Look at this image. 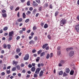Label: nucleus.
<instances>
[{
	"label": "nucleus",
	"instance_id": "nucleus-36",
	"mask_svg": "<svg viewBox=\"0 0 79 79\" xmlns=\"http://www.w3.org/2000/svg\"><path fill=\"white\" fill-rule=\"evenodd\" d=\"M13 8H14L13 6H12L10 7V8L11 10H13Z\"/></svg>",
	"mask_w": 79,
	"mask_h": 79
},
{
	"label": "nucleus",
	"instance_id": "nucleus-16",
	"mask_svg": "<svg viewBox=\"0 0 79 79\" xmlns=\"http://www.w3.org/2000/svg\"><path fill=\"white\" fill-rule=\"evenodd\" d=\"M3 30L5 31H7L8 30V27H5L3 28Z\"/></svg>",
	"mask_w": 79,
	"mask_h": 79
},
{
	"label": "nucleus",
	"instance_id": "nucleus-19",
	"mask_svg": "<svg viewBox=\"0 0 79 79\" xmlns=\"http://www.w3.org/2000/svg\"><path fill=\"white\" fill-rule=\"evenodd\" d=\"M16 68L18 70H20V69H21V67L19 65H17L16 66Z\"/></svg>",
	"mask_w": 79,
	"mask_h": 79
},
{
	"label": "nucleus",
	"instance_id": "nucleus-5",
	"mask_svg": "<svg viewBox=\"0 0 79 79\" xmlns=\"http://www.w3.org/2000/svg\"><path fill=\"white\" fill-rule=\"evenodd\" d=\"M32 5L33 7H36L38 6V4L35 2V1H33V2Z\"/></svg>",
	"mask_w": 79,
	"mask_h": 79
},
{
	"label": "nucleus",
	"instance_id": "nucleus-12",
	"mask_svg": "<svg viewBox=\"0 0 79 79\" xmlns=\"http://www.w3.org/2000/svg\"><path fill=\"white\" fill-rule=\"evenodd\" d=\"M29 44H35V41L33 40H31L29 42Z\"/></svg>",
	"mask_w": 79,
	"mask_h": 79
},
{
	"label": "nucleus",
	"instance_id": "nucleus-56",
	"mask_svg": "<svg viewBox=\"0 0 79 79\" xmlns=\"http://www.w3.org/2000/svg\"><path fill=\"white\" fill-rule=\"evenodd\" d=\"M27 6H29L30 5V2H27Z\"/></svg>",
	"mask_w": 79,
	"mask_h": 79
},
{
	"label": "nucleus",
	"instance_id": "nucleus-31",
	"mask_svg": "<svg viewBox=\"0 0 79 79\" xmlns=\"http://www.w3.org/2000/svg\"><path fill=\"white\" fill-rule=\"evenodd\" d=\"M60 63H61V64H64V60H61L60 61Z\"/></svg>",
	"mask_w": 79,
	"mask_h": 79
},
{
	"label": "nucleus",
	"instance_id": "nucleus-45",
	"mask_svg": "<svg viewBox=\"0 0 79 79\" xmlns=\"http://www.w3.org/2000/svg\"><path fill=\"white\" fill-rule=\"evenodd\" d=\"M35 52H36V50L34 49L32 50V53H35Z\"/></svg>",
	"mask_w": 79,
	"mask_h": 79
},
{
	"label": "nucleus",
	"instance_id": "nucleus-59",
	"mask_svg": "<svg viewBox=\"0 0 79 79\" xmlns=\"http://www.w3.org/2000/svg\"><path fill=\"white\" fill-rule=\"evenodd\" d=\"M53 56V53H51L50 54V58H52V57Z\"/></svg>",
	"mask_w": 79,
	"mask_h": 79
},
{
	"label": "nucleus",
	"instance_id": "nucleus-30",
	"mask_svg": "<svg viewBox=\"0 0 79 79\" xmlns=\"http://www.w3.org/2000/svg\"><path fill=\"white\" fill-rule=\"evenodd\" d=\"M50 54H48L46 56V59H47L48 60V59L49 58H50Z\"/></svg>",
	"mask_w": 79,
	"mask_h": 79
},
{
	"label": "nucleus",
	"instance_id": "nucleus-58",
	"mask_svg": "<svg viewBox=\"0 0 79 79\" xmlns=\"http://www.w3.org/2000/svg\"><path fill=\"white\" fill-rule=\"evenodd\" d=\"M19 32L20 34H23V31L22 30H20L19 31Z\"/></svg>",
	"mask_w": 79,
	"mask_h": 79
},
{
	"label": "nucleus",
	"instance_id": "nucleus-1",
	"mask_svg": "<svg viewBox=\"0 0 79 79\" xmlns=\"http://www.w3.org/2000/svg\"><path fill=\"white\" fill-rule=\"evenodd\" d=\"M14 35V31H12L10 32H9V33L8 36L9 37L8 39V41H11L12 40H13V37Z\"/></svg>",
	"mask_w": 79,
	"mask_h": 79
},
{
	"label": "nucleus",
	"instance_id": "nucleus-23",
	"mask_svg": "<svg viewBox=\"0 0 79 79\" xmlns=\"http://www.w3.org/2000/svg\"><path fill=\"white\" fill-rule=\"evenodd\" d=\"M26 15L25 14V13H23V19L26 18Z\"/></svg>",
	"mask_w": 79,
	"mask_h": 79
},
{
	"label": "nucleus",
	"instance_id": "nucleus-42",
	"mask_svg": "<svg viewBox=\"0 0 79 79\" xmlns=\"http://www.w3.org/2000/svg\"><path fill=\"white\" fill-rule=\"evenodd\" d=\"M17 64H18V62L17 61L13 62V64H15V65H16Z\"/></svg>",
	"mask_w": 79,
	"mask_h": 79
},
{
	"label": "nucleus",
	"instance_id": "nucleus-10",
	"mask_svg": "<svg viewBox=\"0 0 79 79\" xmlns=\"http://www.w3.org/2000/svg\"><path fill=\"white\" fill-rule=\"evenodd\" d=\"M18 22L20 23V22H22L23 21V19L22 18H20L17 20Z\"/></svg>",
	"mask_w": 79,
	"mask_h": 79
},
{
	"label": "nucleus",
	"instance_id": "nucleus-32",
	"mask_svg": "<svg viewBox=\"0 0 79 79\" xmlns=\"http://www.w3.org/2000/svg\"><path fill=\"white\" fill-rule=\"evenodd\" d=\"M7 46L8 49H10L11 48V45L10 44H8Z\"/></svg>",
	"mask_w": 79,
	"mask_h": 79
},
{
	"label": "nucleus",
	"instance_id": "nucleus-60",
	"mask_svg": "<svg viewBox=\"0 0 79 79\" xmlns=\"http://www.w3.org/2000/svg\"><path fill=\"white\" fill-rule=\"evenodd\" d=\"M33 10V8L32 7H31L29 8L30 11H32Z\"/></svg>",
	"mask_w": 79,
	"mask_h": 79
},
{
	"label": "nucleus",
	"instance_id": "nucleus-63",
	"mask_svg": "<svg viewBox=\"0 0 79 79\" xmlns=\"http://www.w3.org/2000/svg\"><path fill=\"white\" fill-rule=\"evenodd\" d=\"M26 77H30V75L27 74V76Z\"/></svg>",
	"mask_w": 79,
	"mask_h": 79
},
{
	"label": "nucleus",
	"instance_id": "nucleus-2",
	"mask_svg": "<svg viewBox=\"0 0 79 79\" xmlns=\"http://www.w3.org/2000/svg\"><path fill=\"white\" fill-rule=\"evenodd\" d=\"M67 21L65 19H62L60 22V25L61 26H63L64 24H66Z\"/></svg>",
	"mask_w": 79,
	"mask_h": 79
},
{
	"label": "nucleus",
	"instance_id": "nucleus-8",
	"mask_svg": "<svg viewBox=\"0 0 79 79\" xmlns=\"http://www.w3.org/2000/svg\"><path fill=\"white\" fill-rule=\"evenodd\" d=\"M44 74V71L41 70L39 74V77H42L43 76V74Z\"/></svg>",
	"mask_w": 79,
	"mask_h": 79
},
{
	"label": "nucleus",
	"instance_id": "nucleus-24",
	"mask_svg": "<svg viewBox=\"0 0 79 79\" xmlns=\"http://www.w3.org/2000/svg\"><path fill=\"white\" fill-rule=\"evenodd\" d=\"M48 26V25L47 24H45L44 26V27L45 29H46V28H47Z\"/></svg>",
	"mask_w": 79,
	"mask_h": 79
},
{
	"label": "nucleus",
	"instance_id": "nucleus-64",
	"mask_svg": "<svg viewBox=\"0 0 79 79\" xmlns=\"http://www.w3.org/2000/svg\"><path fill=\"white\" fill-rule=\"evenodd\" d=\"M77 19L79 21V15L77 17Z\"/></svg>",
	"mask_w": 79,
	"mask_h": 79
},
{
	"label": "nucleus",
	"instance_id": "nucleus-29",
	"mask_svg": "<svg viewBox=\"0 0 79 79\" xmlns=\"http://www.w3.org/2000/svg\"><path fill=\"white\" fill-rule=\"evenodd\" d=\"M37 11V9H34L33 10V13L34 14V15H35V12Z\"/></svg>",
	"mask_w": 79,
	"mask_h": 79
},
{
	"label": "nucleus",
	"instance_id": "nucleus-49",
	"mask_svg": "<svg viewBox=\"0 0 79 79\" xmlns=\"http://www.w3.org/2000/svg\"><path fill=\"white\" fill-rule=\"evenodd\" d=\"M34 39V40H38V39L37 38V36L35 37Z\"/></svg>",
	"mask_w": 79,
	"mask_h": 79
},
{
	"label": "nucleus",
	"instance_id": "nucleus-38",
	"mask_svg": "<svg viewBox=\"0 0 79 79\" xmlns=\"http://www.w3.org/2000/svg\"><path fill=\"white\" fill-rule=\"evenodd\" d=\"M31 11H28L27 12V13H26V14L27 15H29V14H31Z\"/></svg>",
	"mask_w": 79,
	"mask_h": 79
},
{
	"label": "nucleus",
	"instance_id": "nucleus-21",
	"mask_svg": "<svg viewBox=\"0 0 79 79\" xmlns=\"http://www.w3.org/2000/svg\"><path fill=\"white\" fill-rule=\"evenodd\" d=\"M74 70H71L70 73V75H73V74H74Z\"/></svg>",
	"mask_w": 79,
	"mask_h": 79
},
{
	"label": "nucleus",
	"instance_id": "nucleus-20",
	"mask_svg": "<svg viewBox=\"0 0 79 79\" xmlns=\"http://www.w3.org/2000/svg\"><path fill=\"white\" fill-rule=\"evenodd\" d=\"M45 55V52H43L40 54V56L42 57V56H44Z\"/></svg>",
	"mask_w": 79,
	"mask_h": 79
},
{
	"label": "nucleus",
	"instance_id": "nucleus-62",
	"mask_svg": "<svg viewBox=\"0 0 79 79\" xmlns=\"http://www.w3.org/2000/svg\"><path fill=\"white\" fill-rule=\"evenodd\" d=\"M22 73H26V70H22Z\"/></svg>",
	"mask_w": 79,
	"mask_h": 79
},
{
	"label": "nucleus",
	"instance_id": "nucleus-7",
	"mask_svg": "<svg viewBox=\"0 0 79 79\" xmlns=\"http://www.w3.org/2000/svg\"><path fill=\"white\" fill-rule=\"evenodd\" d=\"M75 29L77 32H79V24L77 25L75 27Z\"/></svg>",
	"mask_w": 79,
	"mask_h": 79
},
{
	"label": "nucleus",
	"instance_id": "nucleus-50",
	"mask_svg": "<svg viewBox=\"0 0 79 79\" xmlns=\"http://www.w3.org/2000/svg\"><path fill=\"white\" fill-rule=\"evenodd\" d=\"M36 2L38 3H40V0H36Z\"/></svg>",
	"mask_w": 79,
	"mask_h": 79
},
{
	"label": "nucleus",
	"instance_id": "nucleus-25",
	"mask_svg": "<svg viewBox=\"0 0 79 79\" xmlns=\"http://www.w3.org/2000/svg\"><path fill=\"white\" fill-rule=\"evenodd\" d=\"M16 69V67H13L12 69V71H15V70Z\"/></svg>",
	"mask_w": 79,
	"mask_h": 79
},
{
	"label": "nucleus",
	"instance_id": "nucleus-15",
	"mask_svg": "<svg viewBox=\"0 0 79 79\" xmlns=\"http://www.w3.org/2000/svg\"><path fill=\"white\" fill-rule=\"evenodd\" d=\"M73 49V48H67L66 49L67 51H69V50H72Z\"/></svg>",
	"mask_w": 79,
	"mask_h": 79
},
{
	"label": "nucleus",
	"instance_id": "nucleus-17",
	"mask_svg": "<svg viewBox=\"0 0 79 79\" xmlns=\"http://www.w3.org/2000/svg\"><path fill=\"white\" fill-rule=\"evenodd\" d=\"M66 72L67 73H69V71H70V70H69V69L67 68L66 69Z\"/></svg>",
	"mask_w": 79,
	"mask_h": 79
},
{
	"label": "nucleus",
	"instance_id": "nucleus-22",
	"mask_svg": "<svg viewBox=\"0 0 79 79\" xmlns=\"http://www.w3.org/2000/svg\"><path fill=\"white\" fill-rule=\"evenodd\" d=\"M20 51L21 50H20V49L19 48H17L16 50V52L17 53H19V52H20Z\"/></svg>",
	"mask_w": 79,
	"mask_h": 79
},
{
	"label": "nucleus",
	"instance_id": "nucleus-52",
	"mask_svg": "<svg viewBox=\"0 0 79 79\" xmlns=\"http://www.w3.org/2000/svg\"><path fill=\"white\" fill-rule=\"evenodd\" d=\"M15 58L16 59H18V58H19V56L18 55H17L15 56Z\"/></svg>",
	"mask_w": 79,
	"mask_h": 79
},
{
	"label": "nucleus",
	"instance_id": "nucleus-48",
	"mask_svg": "<svg viewBox=\"0 0 79 79\" xmlns=\"http://www.w3.org/2000/svg\"><path fill=\"white\" fill-rule=\"evenodd\" d=\"M60 48H61V47L60 46H58V47H57V51H59V50H60Z\"/></svg>",
	"mask_w": 79,
	"mask_h": 79
},
{
	"label": "nucleus",
	"instance_id": "nucleus-61",
	"mask_svg": "<svg viewBox=\"0 0 79 79\" xmlns=\"http://www.w3.org/2000/svg\"><path fill=\"white\" fill-rule=\"evenodd\" d=\"M40 24L41 26H43L44 25V23L41 22Z\"/></svg>",
	"mask_w": 79,
	"mask_h": 79
},
{
	"label": "nucleus",
	"instance_id": "nucleus-39",
	"mask_svg": "<svg viewBox=\"0 0 79 79\" xmlns=\"http://www.w3.org/2000/svg\"><path fill=\"white\" fill-rule=\"evenodd\" d=\"M19 10V7H17L15 10V11H18V10Z\"/></svg>",
	"mask_w": 79,
	"mask_h": 79
},
{
	"label": "nucleus",
	"instance_id": "nucleus-35",
	"mask_svg": "<svg viewBox=\"0 0 79 79\" xmlns=\"http://www.w3.org/2000/svg\"><path fill=\"white\" fill-rule=\"evenodd\" d=\"M48 3H46V4H44V7H46L47 8V7H48Z\"/></svg>",
	"mask_w": 79,
	"mask_h": 79
},
{
	"label": "nucleus",
	"instance_id": "nucleus-27",
	"mask_svg": "<svg viewBox=\"0 0 79 79\" xmlns=\"http://www.w3.org/2000/svg\"><path fill=\"white\" fill-rule=\"evenodd\" d=\"M40 60V57H37V58L36 59V61L39 62V60Z\"/></svg>",
	"mask_w": 79,
	"mask_h": 79
},
{
	"label": "nucleus",
	"instance_id": "nucleus-13",
	"mask_svg": "<svg viewBox=\"0 0 79 79\" xmlns=\"http://www.w3.org/2000/svg\"><path fill=\"white\" fill-rule=\"evenodd\" d=\"M2 15L3 18H6L7 16V15H6V13L2 14Z\"/></svg>",
	"mask_w": 79,
	"mask_h": 79
},
{
	"label": "nucleus",
	"instance_id": "nucleus-34",
	"mask_svg": "<svg viewBox=\"0 0 79 79\" xmlns=\"http://www.w3.org/2000/svg\"><path fill=\"white\" fill-rule=\"evenodd\" d=\"M49 8H50V9H52L53 8V6H52V4H51L50 5Z\"/></svg>",
	"mask_w": 79,
	"mask_h": 79
},
{
	"label": "nucleus",
	"instance_id": "nucleus-41",
	"mask_svg": "<svg viewBox=\"0 0 79 79\" xmlns=\"http://www.w3.org/2000/svg\"><path fill=\"white\" fill-rule=\"evenodd\" d=\"M22 30L23 31H25L26 30V28L25 27H23L22 29Z\"/></svg>",
	"mask_w": 79,
	"mask_h": 79
},
{
	"label": "nucleus",
	"instance_id": "nucleus-9",
	"mask_svg": "<svg viewBox=\"0 0 79 79\" xmlns=\"http://www.w3.org/2000/svg\"><path fill=\"white\" fill-rule=\"evenodd\" d=\"M31 71L32 72H35V68L34 67H33L31 69Z\"/></svg>",
	"mask_w": 79,
	"mask_h": 79
},
{
	"label": "nucleus",
	"instance_id": "nucleus-18",
	"mask_svg": "<svg viewBox=\"0 0 79 79\" xmlns=\"http://www.w3.org/2000/svg\"><path fill=\"white\" fill-rule=\"evenodd\" d=\"M58 74L59 75H62L63 74V72L62 71H60L59 72Z\"/></svg>",
	"mask_w": 79,
	"mask_h": 79
},
{
	"label": "nucleus",
	"instance_id": "nucleus-46",
	"mask_svg": "<svg viewBox=\"0 0 79 79\" xmlns=\"http://www.w3.org/2000/svg\"><path fill=\"white\" fill-rule=\"evenodd\" d=\"M2 13H6V10H3L2 11Z\"/></svg>",
	"mask_w": 79,
	"mask_h": 79
},
{
	"label": "nucleus",
	"instance_id": "nucleus-28",
	"mask_svg": "<svg viewBox=\"0 0 79 79\" xmlns=\"http://www.w3.org/2000/svg\"><path fill=\"white\" fill-rule=\"evenodd\" d=\"M58 55H61V51L60 50L57 51Z\"/></svg>",
	"mask_w": 79,
	"mask_h": 79
},
{
	"label": "nucleus",
	"instance_id": "nucleus-37",
	"mask_svg": "<svg viewBox=\"0 0 79 79\" xmlns=\"http://www.w3.org/2000/svg\"><path fill=\"white\" fill-rule=\"evenodd\" d=\"M3 45L4 48H6L7 47V45L5 44H4Z\"/></svg>",
	"mask_w": 79,
	"mask_h": 79
},
{
	"label": "nucleus",
	"instance_id": "nucleus-43",
	"mask_svg": "<svg viewBox=\"0 0 79 79\" xmlns=\"http://www.w3.org/2000/svg\"><path fill=\"white\" fill-rule=\"evenodd\" d=\"M6 73H7L8 74H10V70H6Z\"/></svg>",
	"mask_w": 79,
	"mask_h": 79
},
{
	"label": "nucleus",
	"instance_id": "nucleus-40",
	"mask_svg": "<svg viewBox=\"0 0 79 79\" xmlns=\"http://www.w3.org/2000/svg\"><path fill=\"white\" fill-rule=\"evenodd\" d=\"M37 77V74H34V77L35 78V77Z\"/></svg>",
	"mask_w": 79,
	"mask_h": 79
},
{
	"label": "nucleus",
	"instance_id": "nucleus-33",
	"mask_svg": "<svg viewBox=\"0 0 79 79\" xmlns=\"http://www.w3.org/2000/svg\"><path fill=\"white\" fill-rule=\"evenodd\" d=\"M42 52V50L40 49L39 51L38 52V55H39L40 53Z\"/></svg>",
	"mask_w": 79,
	"mask_h": 79
},
{
	"label": "nucleus",
	"instance_id": "nucleus-4",
	"mask_svg": "<svg viewBox=\"0 0 79 79\" xmlns=\"http://www.w3.org/2000/svg\"><path fill=\"white\" fill-rule=\"evenodd\" d=\"M40 70H41V68H37L35 71V74H39V72H40Z\"/></svg>",
	"mask_w": 79,
	"mask_h": 79
},
{
	"label": "nucleus",
	"instance_id": "nucleus-53",
	"mask_svg": "<svg viewBox=\"0 0 79 79\" xmlns=\"http://www.w3.org/2000/svg\"><path fill=\"white\" fill-rule=\"evenodd\" d=\"M20 66L21 67H24V64L23 63L21 64Z\"/></svg>",
	"mask_w": 79,
	"mask_h": 79
},
{
	"label": "nucleus",
	"instance_id": "nucleus-3",
	"mask_svg": "<svg viewBox=\"0 0 79 79\" xmlns=\"http://www.w3.org/2000/svg\"><path fill=\"white\" fill-rule=\"evenodd\" d=\"M29 58V54H27L25 55V57L23 58L24 60H28Z\"/></svg>",
	"mask_w": 79,
	"mask_h": 79
},
{
	"label": "nucleus",
	"instance_id": "nucleus-44",
	"mask_svg": "<svg viewBox=\"0 0 79 79\" xmlns=\"http://www.w3.org/2000/svg\"><path fill=\"white\" fill-rule=\"evenodd\" d=\"M66 76H67V74H66V73L64 72L63 74V76H64V77H65Z\"/></svg>",
	"mask_w": 79,
	"mask_h": 79
},
{
	"label": "nucleus",
	"instance_id": "nucleus-55",
	"mask_svg": "<svg viewBox=\"0 0 79 79\" xmlns=\"http://www.w3.org/2000/svg\"><path fill=\"white\" fill-rule=\"evenodd\" d=\"M1 75H2V76H4V75H5V72H2L1 73Z\"/></svg>",
	"mask_w": 79,
	"mask_h": 79
},
{
	"label": "nucleus",
	"instance_id": "nucleus-26",
	"mask_svg": "<svg viewBox=\"0 0 79 79\" xmlns=\"http://www.w3.org/2000/svg\"><path fill=\"white\" fill-rule=\"evenodd\" d=\"M37 29V27L35 26L33 27V31H35Z\"/></svg>",
	"mask_w": 79,
	"mask_h": 79
},
{
	"label": "nucleus",
	"instance_id": "nucleus-6",
	"mask_svg": "<svg viewBox=\"0 0 79 79\" xmlns=\"http://www.w3.org/2000/svg\"><path fill=\"white\" fill-rule=\"evenodd\" d=\"M74 55V52L73 51H71L69 53V55L70 56H73Z\"/></svg>",
	"mask_w": 79,
	"mask_h": 79
},
{
	"label": "nucleus",
	"instance_id": "nucleus-11",
	"mask_svg": "<svg viewBox=\"0 0 79 79\" xmlns=\"http://www.w3.org/2000/svg\"><path fill=\"white\" fill-rule=\"evenodd\" d=\"M48 44H44L42 46V48H43V49H44V48H45V47H47V46H48Z\"/></svg>",
	"mask_w": 79,
	"mask_h": 79
},
{
	"label": "nucleus",
	"instance_id": "nucleus-51",
	"mask_svg": "<svg viewBox=\"0 0 79 79\" xmlns=\"http://www.w3.org/2000/svg\"><path fill=\"white\" fill-rule=\"evenodd\" d=\"M42 7L41 6L39 7V10L40 11H41V10H42Z\"/></svg>",
	"mask_w": 79,
	"mask_h": 79
},
{
	"label": "nucleus",
	"instance_id": "nucleus-57",
	"mask_svg": "<svg viewBox=\"0 0 79 79\" xmlns=\"http://www.w3.org/2000/svg\"><path fill=\"white\" fill-rule=\"evenodd\" d=\"M47 37H48V39H51V36H50V35H48L47 36Z\"/></svg>",
	"mask_w": 79,
	"mask_h": 79
},
{
	"label": "nucleus",
	"instance_id": "nucleus-54",
	"mask_svg": "<svg viewBox=\"0 0 79 79\" xmlns=\"http://www.w3.org/2000/svg\"><path fill=\"white\" fill-rule=\"evenodd\" d=\"M32 65H31V64H29L28 65V68H32Z\"/></svg>",
	"mask_w": 79,
	"mask_h": 79
},
{
	"label": "nucleus",
	"instance_id": "nucleus-47",
	"mask_svg": "<svg viewBox=\"0 0 79 79\" xmlns=\"http://www.w3.org/2000/svg\"><path fill=\"white\" fill-rule=\"evenodd\" d=\"M29 19H26L25 21V23H28V22H29Z\"/></svg>",
	"mask_w": 79,
	"mask_h": 79
},
{
	"label": "nucleus",
	"instance_id": "nucleus-14",
	"mask_svg": "<svg viewBox=\"0 0 79 79\" xmlns=\"http://www.w3.org/2000/svg\"><path fill=\"white\" fill-rule=\"evenodd\" d=\"M59 14V12L57 11H56L55 14V16H58V14Z\"/></svg>",
	"mask_w": 79,
	"mask_h": 79
}]
</instances>
